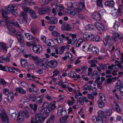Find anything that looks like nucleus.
<instances>
[{"instance_id": "7ed1b4c3", "label": "nucleus", "mask_w": 123, "mask_h": 123, "mask_svg": "<svg viewBox=\"0 0 123 123\" xmlns=\"http://www.w3.org/2000/svg\"><path fill=\"white\" fill-rule=\"evenodd\" d=\"M49 62L48 59L46 58H43L41 60L40 62L38 63V68L40 69H45L47 66H49Z\"/></svg>"}, {"instance_id": "052dcab7", "label": "nucleus", "mask_w": 123, "mask_h": 123, "mask_svg": "<svg viewBox=\"0 0 123 123\" xmlns=\"http://www.w3.org/2000/svg\"><path fill=\"white\" fill-rule=\"evenodd\" d=\"M10 14H12V15H14L15 17H16L18 16V14L17 12H16L14 10L12 11L11 12H9Z\"/></svg>"}, {"instance_id": "6e6552de", "label": "nucleus", "mask_w": 123, "mask_h": 123, "mask_svg": "<svg viewBox=\"0 0 123 123\" xmlns=\"http://www.w3.org/2000/svg\"><path fill=\"white\" fill-rule=\"evenodd\" d=\"M66 114L67 112L65 108H63L62 106L58 107L57 112V114L58 116L64 117L66 116Z\"/></svg>"}, {"instance_id": "423d86ee", "label": "nucleus", "mask_w": 123, "mask_h": 123, "mask_svg": "<svg viewBox=\"0 0 123 123\" xmlns=\"http://www.w3.org/2000/svg\"><path fill=\"white\" fill-rule=\"evenodd\" d=\"M24 56L25 58L29 57L31 59H32L35 62L36 64L38 65V63L40 62L41 60H39L38 57L35 56L33 55H31V54H24Z\"/></svg>"}, {"instance_id": "e433bc0d", "label": "nucleus", "mask_w": 123, "mask_h": 123, "mask_svg": "<svg viewBox=\"0 0 123 123\" xmlns=\"http://www.w3.org/2000/svg\"><path fill=\"white\" fill-rule=\"evenodd\" d=\"M70 98L72 99V100H69L68 102V104L69 105H71L74 104L75 101L74 100V98L72 96H70Z\"/></svg>"}, {"instance_id": "2eb2a0df", "label": "nucleus", "mask_w": 123, "mask_h": 123, "mask_svg": "<svg viewBox=\"0 0 123 123\" xmlns=\"http://www.w3.org/2000/svg\"><path fill=\"white\" fill-rule=\"evenodd\" d=\"M0 11V13L6 20L9 19V18L6 16L8 15V13L6 10L4 9H1Z\"/></svg>"}, {"instance_id": "37998d69", "label": "nucleus", "mask_w": 123, "mask_h": 123, "mask_svg": "<svg viewBox=\"0 0 123 123\" xmlns=\"http://www.w3.org/2000/svg\"><path fill=\"white\" fill-rule=\"evenodd\" d=\"M99 97L100 98V99L98 100L105 102V97L103 94L100 93L99 95Z\"/></svg>"}, {"instance_id": "bb28decb", "label": "nucleus", "mask_w": 123, "mask_h": 123, "mask_svg": "<svg viewBox=\"0 0 123 123\" xmlns=\"http://www.w3.org/2000/svg\"><path fill=\"white\" fill-rule=\"evenodd\" d=\"M50 22L54 25L56 24L58 22V19L55 17H52L50 19Z\"/></svg>"}, {"instance_id": "4be33fe9", "label": "nucleus", "mask_w": 123, "mask_h": 123, "mask_svg": "<svg viewBox=\"0 0 123 123\" xmlns=\"http://www.w3.org/2000/svg\"><path fill=\"white\" fill-rule=\"evenodd\" d=\"M19 16L20 17H23L24 21L27 22V19L28 16L26 12H21L20 13Z\"/></svg>"}, {"instance_id": "c85d7f7f", "label": "nucleus", "mask_w": 123, "mask_h": 123, "mask_svg": "<svg viewBox=\"0 0 123 123\" xmlns=\"http://www.w3.org/2000/svg\"><path fill=\"white\" fill-rule=\"evenodd\" d=\"M20 62L22 66L23 67H25L28 64L26 60H25L24 59L21 60Z\"/></svg>"}, {"instance_id": "f8f14e48", "label": "nucleus", "mask_w": 123, "mask_h": 123, "mask_svg": "<svg viewBox=\"0 0 123 123\" xmlns=\"http://www.w3.org/2000/svg\"><path fill=\"white\" fill-rule=\"evenodd\" d=\"M102 117L99 116L97 117L93 116L92 117V119L96 123H102L103 120Z\"/></svg>"}, {"instance_id": "393cba45", "label": "nucleus", "mask_w": 123, "mask_h": 123, "mask_svg": "<svg viewBox=\"0 0 123 123\" xmlns=\"http://www.w3.org/2000/svg\"><path fill=\"white\" fill-rule=\"evenodd\" d=\"M71 28L70 25L67 24H64L62 26V29L63 30L69 31Z\"/></svg>"}, {"instance_id": "ddd939ff", "label": "nucleus", "mask_w": 123, "mask_h": 123, "mask_svg": "<svg viewBox=\"0 0 123 123\" xmlns=\"http://www.w3.org/2000/svg\"><path fill=\"white\" fill-rule=\"evenodd\" d=\"M104 44L106 46L110 44L111 43V41L110 38V36L107 35L106 37H105L103 40Z\"/></svg>"}, {"instance_id": "79ce46f5", "label": "nucleus", "mask_w": 123, "mask_h": 123, "mask_svg": "<svg viewBox=\"0 0 123 123\" xmlns=\"http://www.w3.org/2000/svg\"><path fill=\"white\" fill-rule=\"evenodd\" d=\"M105 102L100 101V100H98V103L99 107L101 108L103 107L104 105Z\"/></svg>"}, {"instance_id": "a211bd4d", "label": "nucleus", "mask_w": 123, "mask_h": 123, "mask_svg": "<svg viewBox=\"0 0 123 123\" xmlns=\"http://www.w3.org/2000/svg\"><path fill=\"white\" fill-rule=\"evenodd\" d=\"M83 37L85 38L91 40L92 37H93V34L89 32H86L84 33Z\"/></svg>"}, {"instance_id": "4c0bfd02", "label": "nucleus", "mask_w": 123, "mask_h": 123, "mask_svg": "<svg viewBox=\"0 0 123 123\" xmlns=\"http://www.w3.org/2000/svg\"><path fill=\"white\" fill-rule=\"evenodd\" d=\"M29 36L30 37L28 40H32L34 41L38 40V39L37 37L33 36L31 34L30 36Z\"/></svg>"}, {"instance_id": "58836bf2", "label": "nucleus", "mask_w": 123, "mask_h": 123, "mask_svg": "<svg viewBox=\"0 0 123 123\" xmlns=\"http://www.w3.org/2000/svg\"><path fill=\"white\" fill-rule=\"evenodd\" d=\"M0 47L6 53L7 49L6 48V46L5 44L1 43H0Z\"/></svg>"}, {"instance_id": "ea45409f", "label": "nucleus", "mask_w": 123, "mask_h": 123, "mask_svg": "<svg viewBox=\"0 0 123 123\" xmlns=\"http://www.w3.org/2000/svg\"><path fill=\"white\" fill-rule=\"evenodd\" d=\"M63 118H60V120L61 122L62 123H64L65 122V120H67L68 117V115L62 117Z\"/></svg>"}, {"instance_id": "6e6d98bb", "label": "nucleus", "mask_w": 123, "mask_h": 123, "mask_svg": "<svg viewBox=\"0 0 123 123\" xmlns=\"http://www.w3.org/2000/svg\"><path fill=\"white\" fill-rule=\"evenodd\" d=\"M13 40L10 39L8 42V43H7L6 45H7V48L11 47L12 44V43L13 42Z\"/></svg>"}, {"instance_id": "f3484780", "label": "nucleus", "mask_w": 123, "mask_h": 123, "mask_svg": "<svg viewBox=\"0 0 123 123\" xmlns=\"http://www.w3.org/2000/svg\"><path fill=\"white\" fill-rule=\"evenodd\" d=\"M49 8H41L39 9L38 10V13L41 15L48 12L49 11Z\"/></svg>"}, {"instance_id": "338daca9", "label": "nucleus", "mask_w": 123, "mask_h": 123, "mask_svg": "<svg viewBox=\"0 0 123 123\" xmlns=\"http://www.w3.org/2000/svg\"><path fill=\"white\" fill-rule=\"evenodd\" d=\"M59 73V72L58 71V70L57 69H55L53 72V73L54 74L52 76H57Z\"/></svg>"}, {"instance_id": "473e14b6", "label": "nucleus", "mask_w": 123, "mask_h": 123, "mask_svg": "<svg viewBox=\"0 0 123 123\" xmlns=\"http://www.w3.org/2000/svg\"><path fill=\"white\" fill-rule=\"evenodd\" d=\"M113 34L116 37L118 38L122 39L123 35L122 34H119L116 32H114L113 33Z\"/></svg>"}, {"instance_id": "1a4fd4ad", "label": "nucleus", "mask_w": 123, "mask_h": 123, "mask_svg": "<svg viewBox=\"0 0 123 123\" xmlns=\"http://www.w3.org/2000/svg\"><path fill=\"white\" fill-rule=\"evenodd\" d=\"M40 115L37 114L36 115L35 118H32L31 123H41L40 122L43 121V119Z\"/></svg>"}, {"instance_id": "5fc2aeb1", "label": "nucleus", "mask_w": 123, "mask_h": 123, "mask_svg": "<svg viewBox=\"0 0 123 123\" xmlns=\"http://www.w3.org/2000/svg\"><path fill=\"white\" fill-rule=\"evenodd\" d=\"M58 43L61 44L63 42V39L61 38H59V39L55 38L54 39Z\"/></svg>"}, {"instance_id": "a19ab883", "label": "nucleus", "mask_w": 123, "mask_h": 123, "mask_svg": "<svg viewBox=\"0 0 123 123\" xmlns=\"http://www.w3.org/2000/svg\"><path fill=\"white\" fill-rule=\"evenodd\" d=\"M123 87L122 85L120 83H117L116 84L115 88L117 90V91L120 89L121 88Z\"/></svg>"}, {"instance_id": "a18cd8bd", "label": "nucleus", "mask_w": 123, "mask_h": 123, "mask_svg": "<svg viewBox=\"0 0 123 123\" xmlns=\"http://www.w3.org/2000/svg\"><path fill=\"white\" fill-rule=\"evenodd\" d=\"M98 63V61L96 60H93L92 62L91 63V66L92 67H95L97 66L95 63Z\"/></svg>"}, {"instance_id": "dca6fc26", "label": "nucleus", "mask_w": 123, "mask_h": 123, "mask_svg": "<svg viewBox=\"0 0 123 123\" xmlns=\"http://www.w3.org/2000/svg\"><path fill=\"white\" fill-rule=\"evenodd\" d=\"M91 47L90 44L89 43H85L82 46V50L86 52L88 51H90V47Z\"/></svg>"}, {"instance_id": "bf43d9fd", "label": "nucleus", "mask_w": 123, "mask_h": 123, "mask_svg": "<svg viewBox=\"0 0 123 123\" xmlns=\"http://www.w3.org/2000/svg\"><path fill=\"white\" fill-rule=\"evenodd\" d=\"M99 65L103 70L106 69L107 68V67L105 64H99Z\"/></svg>"}, {"instance_id": "0eeeda50", "label": "nucleus", "mask_w": 123, "mask_h": 123, "mask_svg": "<svg viewBox=\"0 0 123 123\" xmlns=\"http://www.w3.org/2000/svg\"><path fill=\"white\" fill-rule=\"evenodd\" d=\"M32 49L34 53H41L42 51V49L40 45L33 44Z\"/></svg>"}, {"instance_id": "8fccbe9b", "label": "nucleus", "mask_w": 123, "mask_h": 123, "mask_svg": "<svg viewBox=\"0 0 123 123\" xmlns=\"http://www.w3.org/2000/svg\"><path fill=\"white\" fill-rule=\"evenodd\" d=\"M68 75L70 77L74 78L76 76V74L74 72H71L69 73Z\"/></svg>"}, {"instance_id": "69168bd1", "label": "nucleus", "mask_w": 123, "mask_h": 123, "mask_svg": "<svg viewBox=\"0 0 123 123\" xmlns=\"http://www.w3.org/2000/svg\"><path fill=\"white\" fill-rule=\"evenodd\" d=\"M86 27L89 30H92L93 28V26L92 25H88Z\"/></svg>"}, {"instance_id": "7c9ffc66", "label": "nucleus", "mask_w": 123, "mask_h": 123, "mask_svg": "<svg viewBox=\"0 0 123 123\" xmlns=\"http://www.w3.org/2000/svg\"><path fill=\"white\" fill-rule=\"evenodd\" d=\"M64 7L61 5L59 6H56V9L57 11H63V10L64 9Z\"/></svg>"}, {"instance_id": "39448f33", "label": "nucleus", "mask_w": 123, "mask_h": 123, "mask_svg": "<svg viewBox=\"0 0 123 123\" xmlns=\"http://www.w3.org/2000/svg\"><path fill=\"white\" fill-rule=\"evenodd\" d=\"M101 10L99 11L98 12H96L94 13L92 15V18L95 20H99L101 18V17L103 15V12Z\"/></svg>"}, {"instance_id": "2f4dec72", "label": "nucleus", "mask_w": 123, "mask_h": 123, "mask_svg": "<svg viewBox=\"0 0 123 123\" xmlns=\"http://www.w3.org/2000/svg\"><path fill=\"white\" fill-rule=\"evenodd\" d=\"M94 54H98L99 53V51L98 49L95 47L92 48L91 49H90Z\"/></svg>"}, {"instance_id": "9b49d317", "label": "nucleus", "mask_w": 123, "mask_h": 123, "mask_svg": "<svg viewBox=\"0 0 123 123\" xmlns=\"http://www.w3.org/2000/svg\"><path fill=\"white\" fill-rule=\"evenodd\" d=\"M16 36L18 42L23 46L24 44L23 36L20 33H17Z\"/></svg>"}, {"instance_id": "603ef678", "label": "nucleus", "mask_w": 123, "mask_h": 123, "mask_svg": "<svg viewBox=\"0 0 123 123\" xmlns=\"http://www.w3.org/2000/svg\"><path fill=\"white\" fill-rule=\"evenodd\" d=\"M31 86L32 87V89L33 90V91L35 92H37L38 89L37 87L34 84L32 83L31 85Z\"/></svg>"}, {"instance_id": "0e129e2a", "label": "nucleus", "mask_w": 123, "mask_h": 123, "mask_svg": "<svg viewBox=\"0 0 123 123\" xmlns=\"http://www.w3.org/2000/svg\"><path fill=\"white\" fill-rule=\"evenodd\" d=\"M122 10V6L121 5H120L118 8V13L119 15L120 16L121 15V10Z\"/></svg>"}, {"instance_id": "a878e982", "label": "nucleus", "mask_w": 123, "mask_h": 123, "mask_svg": "<svg viewBox=\"0 0 123 123\" xmlns=\"http://www.w3.org/2000/svg\"><path fill=\"white\" fill-rule=\"evenodd\" d=\"M29 106L31 109L34 112H35L37 110L38 105L36 104H34L33 105L32 104L29 105Z\"/></svg>"}, {"instance_id": "aec40b11", "label": "nucleus", "mask_w": 123, "mask_h": 123, "mask_svg": "<svg viewBox=\"0 0 123 123\" xmlns=\"http://www.w3.org/2000/svg\"><path fill=\"white\" fill-rule=\"evenodd\" d=\"M79 102L81 105L84 104V102H87L88 101L87 98L85 97H80L79 99Z\"/></svg>"}, {"instance_id": "c9c22d12", "label": "nucleus", "mask_w": 123, "mask_h": 123, "mask_svg": "<svg viewBox=\"0 0 123 123\" xmlns=\"http://www.w3.org/2000/svg\"><path fill=\"white\" fill-rule=\"evenodd\" d=\"M15 6L12 5H10L9 6L7 10L9 12L14 10V8Z\"/></svg>"}, {"instance_id": "4468645a", "label": "nucleus", "mask_w": 123, "mask_h": 123, "mask_svg": "<svg viewBox=\"0 0 123 123\" xmlns=\"http://www.w3.org/2000/svg\"><path fill=\"white\" fill-rule=\"evenodd\" d=\"M0 69L4 71H7L14 73L15 71L12 69L8 67H5L1 65L0 66Z\"/></svg>"}, {"instance_id": "de8ad7c7", "label": "nucleus", "mask_w": 123, "mask_h": 123, "mask_svg": "<svg viewBox=\"0 0 123 123\" xmlns=\"http://www.w3.org/2000/svg\"><path fill=\"white\" fill-rule=\"evenodd\" d=\"M114 109L118 112L119 113L121 111V110L120 108L119 105L116 103L115 104V106Z\"/></svg>"}, {"instance_id": "4d7b16f0", "label": "nucleus", "mask_w": 123, "mask_h": 123, "mask_svg": "<svg viewBox=\"0 0 123 123\" xmlns=\"http://www.w3.org/2000/svg\"><path fill=\"white\" fill-rule=\"evenodd\" d=\"M31 31L34 35H36L37 33V30L35 28H32L31 29Z\"/></svg>"}, {"instance_id": "5701e85b", "label": "nucleus", "mask_w": 123, "mask_h": 123, "mask_svg": "<svg viewBox=\"0 0 123 123\" xmlns=\"http://www.w3.org/2000/svg\"><path fill=\"white\" fill-rule=\"evenodd\" d=\"M15 90L17 92L23 94H25L26 92L25 90L20 87L16 88Z\"/></svg>"}, {"instance_id": "13d9d810", "label": "nucleus", "mask_w": 123, "mask_h": 123, "mask_svg": "<svg viewBox=\"0 0 123 123\" xmlns=\"http://www.w3.org/2000/svg\"><path fill=\"white\" fill-rule=\"evenodd\" d=\"M101 73L100 72H98L96 71H93L92 75L96 76H99L100 75Z\"/></svg>"}, {"instance_id": "20e7f679", "label": "nucleus", "mask_w": 123, "mask_h": 123, "mask_svg": "<svg viewBox=\"0 0 123 123\" xmlns=\"http://www.w3.org/2000/svg\"><path fill=\"white\" fill-rule=\"evenodd\" d=\"M1 111L0 115L3 123H9V119L6 112L3 109Z\"/></svg>"}, {"instance_id": "c03bdc74", "label": "nucleus", "mask_w": 123, "mask_h": 123, "mask_svg": "<svg viewBox=\"0 0 123 123\" xmlns=\"http://www.w3.org/2000/svg\"><path fill=\"white\" fill-rule=\"evenodd\" d=\"M91 40L94 41L98 42L100 40V38L99 36L94 37L93 35V37H92Z\"/></svg>"}, {"instance_id": "f704fd0d", "label": "nucleus", "mask_w": 123, "mask_h": 123, "mask_svg": "<svg viewBox=\"0 0 123 123\" xmlns=\"http://www.w3.org/2000/svg\"><path fill=\"white\" fill-rule=\"evenodd\" d=\"M16 109L15 107L11 108L9 109V111L10 114H12L16 113Z\"/></svg>"}, {"instance_id": "f257e3e1", "label": "nucleus", "mask_w": 123, "mask_h": 123, "mask_svg": "<svg viewBox=\"0 0 123 123\" xmlns=\"http://www.w3.org/2000/svg\"><path fill=\"white\" fill-rule=\"evenodd\" d=\"M56 103L55 101L51 103L49 105V104L47 102H44L42 105L44 108H47L45 112V114L47 115L49 113L56 108L55 105Z\"/></svg>"}, {"instance_id": "c756f323", "label": "nucleus", "mask_w": 123, "mask_h": 123, "mask_svg": "<svg viewBox=\"0 0 123 123\" xmlns=\"http://www.w3.org/2000/svg\"><path fill=\"white\" fill-rule=\"evenodd\" d=\"M104 113V115H105L107 116H109L112 114V111L110 109H107L105 110Z\"/></svg>"}, {"instance_id": "3c124183", "label": "nucleus", "mask_w": 123, "mask_h": 123, "mask_svg": "<svg viewBox=\"0 0 123 123\" xmlns=\"http://www.w3.org/2000/svg\"><path fill=\"white\" fill-rule=\"evenodd\" d=\"M47 45L51 47H53L55 46V43H54V41L52 40H51L47 44Z\"/></svg>"}, {"instance_id": "9d476101", "label": "nucleus", "mask_w": 123, "mask_h": 123, "mask_svg": "<svg viewBox=\"0 0 123 123\" xmlns=\"http://www.w3.org/2000/svg\"><path fill=\"white\" fill-rule=\"evenodd\" d=\"M95 26L97 30L100 31H102L104 30L105 27L102 24L98 22H96L95 23Z\"/></svg>"}, {"instance_id": "6ab92c4d", "label": "nucleus", "mask_w": 123, "mask_h": 123, "mask_svg": "<svg viewBox=\"0 0 123 123\" xmlns=\"http://www.w3.org/2000/svg\"><path fill=\"white\" fill-rule=\"evenodd\" d=\"M57 61L55 60L50 61L49 64V66L51 68H55L57 67Z\"/></svg>"}, {"instance_id": "cd10ccee", "label": "nucleus", "mask_w": 123, "mask_h": 123, "mask_svg": "<svg viewBox=\"0 0 123 123\" xmlns=\"http://www.w3.org/2000/svg\"><path fill=\"white\" fill-rule=\"evenodd\" d=\"M29 13L32 19H35L37 18V17L36 13L32 10H30Z\"/></svg>"}, {"instance_id": "09e8293b", "label": "nucleus", "mask_w": 123, "mask_h": 123, "mask_svg": "<svg viewBox=\"0 0 123 123\" xmlns=\"http://www.w3.org/2000/svg\"><path fill=\"white\" fill-rule=\"evenodd\" d=\"M65 49V47L63 46H62L61 47L59 48V54H62L64 51Z\"/></svg>"}, {"instance_id": "49530a36", "label": "nucleus", "mask_w": 123, "mask_h": 123, "mask_svg": "<svg viewBox=\"0 0 123 123\" xmlns=\"http://www.w3.org/2000/svg\"><path fill=\"white\" fill-rule=\"evenodd\" d=\"M55 118V116L53 115H51L50 118L48 119L47 121H49V123H52L53 122Z\"/></svg>"}, {"instance_id": "680f3d73", "label": "nucleus", "mask_w": 123, "mask_h": 123, "mask_svg": "<svg viewBox=\"0 0 123 123\" xmlns=\"http://www.w3.org/2000/svg\"><path fill=\"white\" fill-rule=\"evenodd\" d=\"M52 34L54 36L56 37L60 36V34L59 33H57L56 31H54L52 32Z\"/></svg>"}, {"instance_id": "e2e57ef3", "label": "nucleus", "mask_w": 123, "mask_h": 123, "mask_svg": "<svg viewBox=\"0 0 123 123\" xmlns=\"http://www.w3.org/2000/svg\"><path fill=\"white\" fill-rule=\"evenodd\" d=\"M41 39L44 43H46V37L45 36H41Z\"/></svg>"}, {"instance_id": "b1692460", "label": "nucleus", "mask_w": 123, "mask_h": 123, "mask_svg": "<svg viewBox=\"0 0 123 123\" xmlns=\"http://www.w3.org/2000/svg\"><path fill=\"white\" fill-rule=\"evenodd\" d=\"M24 118V116L22 113H18L17 120L19 122H21L23 120Z\"/></svg>"}, {"instance_id": "774afa93", "label": "nucleus", "mask_w": 123, "mask_h": 123, "mask_svg": "<svg viewBox=\"0 0 123 123\" xmlns=\"http://www.w3.org/2000/svg\"><path fill=\"white\" fill-rule=\"evenodd\" d=\"M118 24V23H115V24L113 26L114 28L116 30H118L119 26Z\"/></svg>"}, {"instance_id": "f03ea898", "label": "nucleus", "mask_w": 123, "mask_h": 123, "mask_svg": "<svg viewBox=\"0 0 123 123\" xmlns=\"http://www.w3.org/2000/svg\"><path fill=\"white\" fill-rule=\"evenodd\" d=\"M11 24L19 28L20 27V25L18 22L15 20H9L8 21V22L7 23V28L8 30L13 33H14L15 32L16 30L14 27L11 25Z\"/></svg>"}, {"instance_id": "72a5a7b5", "label": "nucleus", "mask_w": 123, "mask_h": 123, "mask_svg": "<svg viewBox=\"0 0 123 123\" xmlns=\"http://www.w3.org/2000/svg\"><path fill=\"white\" fill-rule=\"evenodd\" d=\"M103 0H97L96 5L98 7L101 6L102 8H103V6L102 4Z\"/></svg>"}, {"instance_id": "412c9836", "label": "nucleus", "mask_w": 123, "mask_h": 123, "mask_svg": "<svg viewBox=\"0 0 123 123\" xmlns=\"http://www.w3.org/2000/svg\"><path fill=\"white\" fill-rule=\"evenodd\" d=\"M114 2L113 0H109L106 1L105 3V5L109 7H114Z\"/></svg>"}, {"instance_id": "864d4df0", "label": "nucleus", "mask_w": 123, "mask_h": 123, "mask_svg": "<svg viewBox=\"0 0 123 123\" xmlns=\"http://www.w3.org/2000/svg\"><path fill=\"white\" fill-rule=\"evenodd\" d=\"M9 91V90L8 88H5L3 90V93L4 95L7 96L8 94Z\"/></svg>"}]
</instances>
